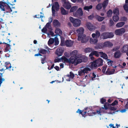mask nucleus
Masks as SVG:
<instances>
[{"label": "nucleus", "instance_id": "nucleus-34", "mask_svg": "<svg viewBox=\"0 0 128 128\" xmlns=\"http://www.w3.org/2000/svg\"><path fill=\"white\" fill-rule=\"evenodd\" d=\"M108 36H105L104 37L105 38H111L114 36V34L112 32H107Z\"/></svg>", "mask_w": 128, "mask_h": 128}, {"label": "nucleus", "instance_id": "nucleus-37", "mask_svg": "<svg viewBox=\"0 0 128 128\" xmlns=\"http://www.w3.org/2000/svg\"><path fill=\"white\" fill-rule=\"evenodd\" d=\"M93 50V49L90 48H85L84 50V52L85 53H88L92 52Z\"/></svg>", "mask_w": 128, "mask_h": 128}, {"label": "nucleus", "instance_id": "nucleus-10", "mask_svg": "<svg viewBox=\"0 0 128 128\" xmlns=\"http://www.w3.org/2000/svg\"><path fill=\"white\" fill-rule=\"evenodd\" d=\"M6 40L8 41V42H7L9 44L5 42L3 43L4 44H6V45L4 49V52H10L11 50L10 45V43L11 41L9 39H7Z\"/></svg>", "mask_w": 128, "mask_h": 128}, {"label": "nucleus", "instance_id": "nucleus-32", "mask_svg": "<svg viewBox=\"0 0 128 128\" xmlns=\"http://www.w3.org/2000/svg\"><path fill=\"white\" fill-rule=\"evenodd\" d=\"M125 22H121L118 23L116 24V26L118 28H120L122 26L125 24Z\"/></svg>", "mask_w": 128, "mask_h": 128}, {"label": "nucleus", "instance_id": "nucleus-30", "mask_svg": "<svg viewBox=\"0 0 128 128\" xmlns=\"http://www.w3.org/2000/svg\"><path fill=\"white\" fill-rule=\"evenodd\" d=\"M121 53L119 50H117L116 52L114 54V57L115 58H118L120 57Z\"/></svg>", "mask_w": 128, "mask_h": 128}, {"label": "nucleus", "instance_id": "nucleus-59", "mask_svg": "<svg viewBox=\"0 0 128 128\" xmlns=\"http://www.w3.org/2000/svg\"><path fill=\"white\" fill-rule=\"evenodd\" d=\"M106 66H104L103 67H102V72L104 73L105 74L106 72Z\"/></svg>", "mask_w": 128, "mask_h": 128}, {"label": "nucleus", "instance_id": "nucleus-51", "mask_svg": "<svg viewBox=\"0 0 128 128\" xmlns=\"http://www.w3.org/2000/svg\"><path fill=\"white\" fill-rule=\"evenodd\" d=\"M107 32H104L100 36V38L102 39H107V38H104V37L105 36H108V35L107 34Z\"/></svg>", "mask_w": 128, "mask_h": 128}, {"label": "nucleus", "instance_id": "nucleus-3", "mask_svg": "<svg viewBox=\"0 0 128 128\" xmlns=\"http://www.w3.org/2000/svg\"><path fill=\"white\" fill-rule=\"evenodd\" d=\"M84 31V29L82 27H80L76 30L78 34V40H81L82 43L86 42L88 39V38L86 37V35L83 34Z\"/></svg>", "mask_w": 128, "mask_h": 128}, {"label": "nucleus", "instance_id": "nucleus-15", "mask_svg": "<svg viewBox=\"0 0 128 128\" xmlns=\"http://www.w3.org/2000/svg\"><path fill=\"white\" fill-rule=\"evenodd\" d=\"M6 8V12H10L12 11V9H14V7H12L13 4H11L10 2L7 5H5Z\"/></svg>", "mask_w": 128, "mask_h": 128}, {"label": "nucleus", "instance_id": "nucleus-36", "mask_svg": "<svg viewBox=\"0 0 128 128\" xmlns=\"http://www.w3.org/2000/svg\"><path fill=\"white\" fill-rule=\"evenodd\" d=\"M92 6L91 5L88 6H85L84 7V9L85 10L89 12L90 10L92 9Z\"/></svg>", "mask_w": 128, "mask_h": 128}, {"label": "nucleus", "instance_id": "nucleus-61", "mask_svg": "<svg viewBox=\"0 0 128 128\" xmlns=\"http://www.w3.org/2000/svg\"><path fill=\"white\" fill-rule=\"evenodd\" d=\"M5 80L3 78H1L0 77V86L1 84Z\"/></svg>", "mask_w": 128, "mask_h": 128}, {"label": "nucleus", "instance_id": "nucleus-63", "mask_svg": "<svg viewBox=\"0 0 128 128\" xmlns=\"http://www.w3.org/2000/svg\"><path fill=\"white\" fill-rule=\"evenodd\" d=\"M119 48L120 47L119 46H116L112 50L114 51H115L118 50Z\"/></svg>", "mask_w": 128, "mask_h": 128}, {"label": "nucleus", "instance_id": "nucleus-2", "mask_svg": "<svg viewBox=\"0 0 128 128\" xmlns=\"http://www.w3.org/2000/svg\"><path fill=\"white\" fill-rule=\"evenodd\" d=\"M52 20V18L50 17L49 18V22L47 23L44 27L42 30V32L47 34L48 37L50 38V35L52 36L54 35V32L52 31V28L50 25V23Z\"/></svg>", "mask_w": 128, "mask_h": 128}, {"label": "nucleus", "instance_id": "nucleus-53", "mask_svg": "<svg viewBox=\"0 0 128 128\" xmlns=\"http://www.w3.org/2000/svg\"><path fill=\"white\" fill-rule=\"evenodd\" d=\"M44 16V14H43V15H40L39 14L37 15H36L35 16H34L35 17H36V18H42V21L43 22L44 20H42V18H43Z\"/></svg>", "mask_w": 128, "mask_h": 128}, {"label": "nucleus", "instance_id": "nucleus-7", "mask_svg": "<svg viewBox=\"0 0 128 128\" xmlns=\"http://www.w3.org/2000/svg\"><path fill=\"white\" fill-rule=\"evenodd\" d=\"M60 37L61 38L60 44L62 46H63L65 44L67 46H72L73 44V42L72 41L70 40H66L65 42L64 38L62 36H60Z\"/></svg>", "mask_w": 128, "mask_h": 128}, {"label": "nucleus", "instance_id": "nucleus-60", "mask_svg": "<svg viewBox=\"0 0 128 128\" xmlns=\"http://www.w3.org/2000/svg\"><path fill=\"white\" fill-rule=\"evenodd\" d=\"M114 24L113 21L112 20L110 19V26H112Z\"/></svg>", "mask_w": 128, "mask_h": 128}, {"label": "nucleus", "instance_id": "nucleus-45", "mask_svg": "<svg viewBox=\"0 0 128 128\" xmlns=\"http://www.w3.org/2000/svg\"><path fill=\"white\" fill-rule=\"evenodd\" d=\"M41 58V62L42 64H44L46 62V56H43Z\"/></svg>", "mask_w": 128, "mask_h": 128}, {"label": "nucleus", "instance_id": "nucleus-18", "mask_svg": "<svg viewBox=\"0 0 128 128\" xmlns=\"http://www.w3.org/2000/svg\"><path fill=\"white\" fill-rule=\"evenodd\" d=\"M64 49L62 47H59L58 48L56 52V53L58 56H61L62 55L64 52Z\"/></svg>", "mask_w": 128, "mask_h": 128}, {"label": "nucleus", "instance_id": "nucleus-33", "mask_svg": "<svg viewBox=\"0 0 128 128\" xmlns=\"http://www.w3.org/2000/svg\"><path fill=\"white\" fill-rule=\"evenodd\" d=\"M114 15H119V10L118 8H116L114 9L113 11Z\"/></svg>", "mask_w": 128, "mask_h": 128}, {"label": "nucleus", "instance_id": "nucleus-16", "mask_svg": "<svg viewBox=\"0 0 128 128\" xmlns=\"http://www.w3.org/2000/svg\"><path fill=\"white\" fill-rule=\"evenodd\" d=\"M99 109H98V110H96V112H93L92 111V107H89L88 108H84L85 110H86V112H84V114H85L87 112L88 114H94V115H96L97 116H98L100 118V116L98 114H96V112H97V111Z\"/></svg>", "mask_w": 128, "mask_h": 128}, {"label": "nucleus", "instance_id": "nucleus-26", "mask_svg": "<svg viewBox=\"0 0 128 128\" xmlns=\"http://www.w3.org/2000/svg\"><path fill=\"white\" fill-rule=\"evenodd\" d=\"M78 8V6H74L71 7L70 11V12H72L73 14L74 12H76Z\"/></svg>", "mask_w": 128, "mask_h": 128}, {"label": "nucleus", "instance_id": "nucleus-55", "mask_svg": "<svg viewBox=\"0 0 128 128\" xmlns=\"http://www.w3.org/2000/svg\"><path fill=\"white\" fill-rule=\"evenodd\" d=\"M124 10L128 12V4H126L124 6Z\"/></svg>", "mask_w": 128, "mask_h": 128}, {"label": "nucleus", "instance_id": "nucleus-40", "mask_svg": "<svg viewBox=\"0 0 128 128\" xmlns=\"http://www.w3.org/2000/svg\"><path fill=\"white\" fill-rule=\"evenodd\" d=\"M118 15H114L112 17V19L114 21V22H117L119 20Z\"/></svg>", "mask_w": 128, "mask_h": 128}, {"label": "nucleus", "instance_id": "nucleus-46", "mask_svg": "<svg viewBox=\"0 0 128 128\" xmlns=\"http://www.w3.org/2000/svg\"><path fill=\"white\" fill-rule=\"evenodd\" d=\"M54 39L52 38H50L49 39L48 42V44L49 46H50L51 44H52L54 42Z\"/></svg>", "mask_w": 128, "mask_h": 128}, {"label": "nucleus", "instance_id": "nucleus-20", "mask_svg": "<svg viewBox=\"0 0 128 128\" xmlns=\"http://www.w3.org/2000/svg\"><path fill=\"white\" fill-rule=\"evenodd\" d=\"M71 56H72L77 58L80 57V56H81V54H78V51L76 50H74L70 53Z\"/></svg>", "mask_w": 128, "mask_h": 128}, {"label": "nucleus", "instance_id": "nucleus-1", "mask_svg": "<svg viewBox=\"0 0 128 128\" xmlns=\"http://www.w3.org/2000/svg\"><path fill=\"white\" fill-rule=\"evenodd\" d=\"M118 103V102L116 100L114 101L111 104H109L108 102H106L104 104V107H102L97 110L96 114H98L100 117V120H103L104 121H106L107 118L104 117V116H102V114L103 113H107L106 110L109 108L110 110H116V108L112 106H115V105L117 104Z\"/></svg>", "mask_w": 128, "mask_h": 128}, {"label": "nucleus", "instance_id": "nucleus-13", "mask_svg": "<svg viewBox=\"0 0 128 128\" xmlns=\"http://www.w3.org/2000/svg\"><path fill=\"white\" fill-rule=\"evenodd\" d=\"M126 32V29L123 28L116 30L115 31V34L117 35L121 36Z\"/></svg>", "mask_w": 128, "mask_h": 128}, {"label": "nucleus", "instance_id": "nucleus-41", "mask_svg": "<svg viewBox=\"0 0 128 128\" xmlns=\"http://www.w3.org/2000/svg\"><path fill=\"white\" fill-rule=\"evenodd\" d=\"M60 10L62 14L66 15L68 14V12L66 11L63 8L61 7L60 8Z\"/></svg>", "mask_w": 128, "mask_h": 128}, {"label": "nucleus", "instance_id": "nucleus-52", "mask_svg": "<svg viewBox=\"0 0 128 128\" xmlns=\"http://www.w3.org/2000/svg\"><path fill=\"white\" fill-rule=\"evenodd\" d=\"M56 34H61L62 33V31L59 28H56L55 31Z\"/></svg>", "mask_w": 128, "mask_h": 128}, {"label": "nucleus", "instance_id": "nucleus-24", "mask_svg": "<svg viewBox=\"0 0 128 128\" xmlns=\"http://www.w3.org/2000/svg\"><path fill=\"white\" fill-rule=\"evenodd\" d=\"M121 52L122 53H125L128 51V45H125L123 46L120 49Z\"/></svg>", "mask_w": 128, "mask_h": 128}, {"label": "nucleus", "instance_id": "nucleus-39", "mask_svg": "<svg viewBox=\"0 0 128 128\" xmlns=\"http://www.w3.org/2000/svg\"><path fill=\"white\" fill-rule=\"evenodd\" d=\"M80 57L82 60V62H85L87 60V58L84 56L82 55L81 54V56H80Z\"/></svg>", "mask_w": 128, "mask_h": 128}, {"label": "nucleus", "instance_id": "nucleus-11", "mask_svg": "<svg viewBox=\"0 0 128 128\" xmlns=\"http://www.w3.org/2000/svg\"><path fill=\"white\" fill-rule=\"evenodd\" d=\"M63 2V6L67 10L70 9L71 7V4L66 0H62Z\"/></svg>", "mask_w": 128, "mask_h": 128}, {"label": "nucleus", "instance_id": "nucleus-22", "mask_svg": "<svg viewBox=\"0 0 128 128\" xmlns=\"http://www.w3.org/2000/svg\"><path fill=\"white\" fill-rule=\"evenodd\" d=\"M94 61L98 67L101 66L103 64V60L101 58H98Z\"/></svg>", "mask_w": 128, "mask_h": 128}, {"label": "nucleus", "instance_id": "nucleus-17", "mask_svg": "<svg viewBox=\"0 0 128 128\" xmlns=\"http://www.w3.org/2000/svg\"><path fill=\"white\" fill-rule=\"evenodd\" d=\"M68 59L65 56H62L60 58H56L54 60V62H66L68 61Z\"/></svg>", "mask_w": 128, "mask_h": 128}, {"label": "nucleus", "instance_id": "nucleus-9", "mask_svg": "<svg viewBox=\"0 0 128 128\" xmlns=\"http://www.w3.org/2000/svg\"><path fill=\"white\" fill-rule=\"evenodd\" d=\"M70 75L66 76L62 78V82H64V78L67 81H70L72 80L74 77V74L72 72H70Z\"/></svg>", "mask_w": 128, "mask_h": 128}, {"label": "nucleus", "instance_id": "nucleus-4", "mask_svg": "<svg viewBox=\"0 0 128 128\" xmlns=\"http://www.w3.org/2000/svg\"><path fill=\"white\" fill-rule=\"evenodd\" d=\"M69 20L74 27H78L80 26L81 20L78 18L70 17L69 18Z\"/></svg>", "mask_w": 128, "mask_h": 128}, {"label": "nucleus", "instance_id": "nucleus-62", "mask_svg": "<svg viewBox=\"0 0 128 128\" xmlns=\"http://www.w3.org/2000/svg\"><path fill=\"white\" fill-rule=\"evenodd\" d=\"M127 18L125 17H122L121 18V20L122 21H126Z\"/></svg>", "mask_w": 128, "mask_h": 128}, {"label": "nucleus", "instance_id": "nucleus-57", "mask_svg": "<svg viewBox=\"0 0 128 128\" xmlns=\"http://www.w3.org/2000/svg\"><path fill=\"white\" fill-rule=\"evenodd\" d=\"M108 60L107 64L109 66H112V64L113 63V62L110 60Z\"/></svg>", "mask_w": 128, "mask_h": 128}, {"label": "nucleus", "instance_id": "nucleus-8", "mask_svg": "<svg viewBox=\"0 0 128 128\" xmlns=\"http://www.w3.org/2000/svg\"><path fill=\"white\" fill-rule=\"evenodd\" d=\"M83 14V11L82 8H78L76 12L73 14V16L75 17H77L81 19V17L82 16Z\"/></svg>", "mask_w": 128, "mask_h": 128}, {"label": "nucleus", "instance_id": "nucleus-44", "mask_svg": "<svg viewBox=\"0 0 128 128\" xmlns=\"http://www.w3.org/2000/svg\"><path fill=\"white\" fill-rule=\"evenodd\" d=\"M96 18L99 21H102L104 18V17H101L98 16H96Z\"/></svg>", "mask_w": 128, "mask_h": 128}, {"label": "nucleus", "instance_id": "nucleus-58", "mask_svg": "<svg viewBox=\"0 0 128 128\" xmlns=\"http://www.w3.org/2000/svg\"><path fill=\"white\" fill-rule=\"evenodd\" d=\"M106 100L104 98H102L100 99V101L101 103L104 104L106 102Z\"/></svg>", "mask_w": 128, "mask_h": 128}, {"label": "nucleus", "instance_id": "nucleus-56", "mask_svg": "<svg viewBox=\"0 0 128 128\" xmlns=\"http://www.w3.org/2000/svg\"><path fill=\"white\" fill-rule=\"evenodd\" d=\"M83 112V111H82V110H80L79 109H78L76 112L80 114H82V115L83 116H84V114L83 113H82V112Z\"/></svg>", "mask_w": 128, "mask_h": 128}, {"label": "nucleus", "instance_id": "nucleus-12", "mask_svg": "<svg viewBox=\"0 0 128 128\" xmlns=\"http://www.w3.org/2000/svg\"><path fill=\"white\" fill-rule=\"evenodd\" d=\"M86 27L90 31L94 30L96 28V27L91 23L87 22L86 24Z\"/></svg>", "mask_w": 128, "mask_h": 128}, {"label": "nucleus", "instance_id": "nucleus-64", "mask_svg": "<svg viewBox=\"0 0 128 128\" xmlns=\"http://www.w3.org/2000/svg\"><path fill=\"white\" fill-rule=\"evenodd\" d=\"M94 15L93 14H92L91 15L88 16V18L90 20H92L94 17Z\"/></svg>", "mask_w": 128, "mask_h": 128}, {"label": "nucleus", "instance_id": "nucleus-25", "mask_svg": "<svg viewBox=\"0 0 128 128\" xmlns=\"http://www.w3.org/2000/svg\"><path fill=\"white\" fill-rule=\"evenodd\" d=\"M97 38L96 37L91 38H90V42L91 44H96L98 42Z\"/></svg>", "mask_w": 128, "mask_h": 128}, {"label": "nucleus", "instance_id": "nucleus-47", "mask_svg": "<svg viewBox=\"0 0 128 128\" xmlns=\"http://www.w3.org/2000/svg\"><path fill=\"white\" fill-rule=\"evenodd\" d=\"M102 4L101 3H99L96 6V8L98 10H100L102 6Z\"/></svg>", "mask_w": 128, "mask_h": 128}, {"label": "nucleus", "instance_id": "nucleus-6", "mask_svg": "<svg viewBox=\"0 0 128 128\" xmlns=\"http://www.w3.org/2000/svg\"><path fill=\"white\" fill-rule=\"evenodd\" d=\"M90 70V69L88 67H82L78 70V75L80 76H83L85 73L87 74Z\"/></svg>", "mask_w": 128, "mask_h": 128}, {"label": "nucleus", "instance_id": "nucleus-28", "mask_svg": "<svg viewBox=\"0 0 128 128\" xmlns=\"http://www.w3.org/2000/svg\"><path fill=\"white\" fill-rule=\"evenodd\" d=\"M100 35V33L99 32L98 30H96L95 33H93L92 34V37L94 38L96 37L97 38H99Z\"/></svg>", "mask_w": 128, "mask_h": 128}, {"label": "nucleus", "instance_id": "nucleus-27", "mask_svg": "<svg viewBox=\"0 0 128 128\" xmlns=\"http://www.w3.org/2000/svg\"><path fill=\"white\" fill-rule=\"evenodd\" d=\"M53 25L55 27H58L60 26V23L57 20H54L52 22Z\"/></svg>", "mask_w": 128, "mask_h": 128}, {"label": "nucleus", "instance_id": "nucleus-54", "mask_svg": "<svg viewBox=\"0 0 128 128\" xmlns=\"http://www.w3.org/2000/svg\"><path fill=\"white\" fill-rule=\"evenodd\" d=\"M54 41L55 42V45L56 46L57 45L59 44V41L58 40V39L57 38H56L54 39Z\"/></svg>", "mask_w": 128, "mask_h": 128}, {"label": "nucleus", "instance_id": "nucleus-29", "mask_svg": "<svg viewBox=\"0 0 128 128\" xmlns=\"http://www.w3.org/2000/svg\"><path fill=\"white\" fill-rule=\"evenodd\" d=\"M5 5V3L2 2H0V8L2 11H4V13H6V10L5 9L4 7Z\"/></svg>", "mask_w": 128, "mask_h": 128}, {"label": "nucleus", "instance_id": "nucleus-23", "mask_svg": "<svg viewBox=\"0 0 128 128\" xmlns=\"http://www.w3.org/2000/svg\"><path fill=\"white\" fill-rule=\"evenodd\" d=\"M78 58H76L71 56L69 60L68 59V61L66 62H69L72 64H74L75 65L76 60Z\"/></svg>", "mask_w": 128, "mask_h": 128}, {"label": "nucleus", "instance_id": "nucleus-21", "mask_svg": "<svg viewBox=\"0 0 128 128\" xmlns=\"http://www.w3.org/2000/svg\"><path fill=\"white\" fill-rule=\"evenodd\" d=\"M115 70L114 69L108 68L105 72V74L107 75L113 74H114Z\"/></svg>", "mask_w": 128, "mask_h": 128}, {"label": "nucleus", "instance_id": "nucleus-14", "mask_svg": "<svg viewBox=\"0 0 128 128\" xmlns=\"http://www.w3.org/2000/svg\"><path fill=\"white\" fill-rule=\"evenodd\" d=\"M99 52L96 51H94L91 52L89 55V57L90 59L92 60L94 59V57L93 56V55H95L96 57H98L99 56Z\"/></svg>", "mask_w": 128, "mask_h": 128}, {"label": "nucleus", "instance_id": "nucleus-35", "mask_svg": "<svg viewBox=\"0 0 128 128\" xmlns=\"http://www.w3.org/2000/svg\"><path fill=\"white\" fill-rule=\"evenodd\" d=\"M100 54L101 55V56L105 59H107L108 58L107 55L105 53L103 52H99Z\"/></svg>", "mask_w": 128, "mask_h": 128}, {"label": "nucleus", "instance_id": "nucleus-5", "mask_svg": "<svg viewBox=\"0 0 128 128\" xmlns=\"http://www.w3.org/2000/svg\"><path fill=\"white\" fill-rule=\"evenodd\" d=\"M52 15L54 16L56 15V12L59 9V5L57 2H55L53 3V0H52Z\"/></svg>", "mask_w": 128, "mask_h": 128}, {"label": "nucleus", "instance_id": "nucleus-19", "mask_svg": "<svg viewBox=\"0 0 128 128\" xmlns=\"http://www.w3.org/2000/svg\"><path fill=\"white\" fill-rule=\"evenodd\" d=\"M87 67L88 68L89 67L90 68L91 70L95 69L98 67L94 61L90 63Z\"/></svg>", "mask_w": 128, "mask_h": 128}, {"label": "nucleus", "instance_id": "nucleus-50", "mask_svg": "<svg viewBox=\"0 0 128 128\" xmlns=\"http://www.w3.org/2000/svg\"><path fill=\"white\" fill-rule=\"evenodd\" d=\"M92 80H94V78L98 77V74L96 72H94L92 73Z\"/></svg>", "mask_w": 128, "mask_h": 128}, {"label": "nucleus", "instance_id": "nucleus-42", "mask_svg": "<svg viewBox=\"0 0 128 128\" xmlns=\"http://www.w3.org/2000/svg\"><path fill=\"white\" fill-rule=\"evenodd\" d=\"M104 46V44L102 45V44H100L97 45L94 47V48L96 49L97 50L98 49H102Z\"/></svg>", "mask_w": 128, "mask_h": 128}, {"label": "nucleus", "instance_id": "nucleus-38", "mask_svg": "<svg viewBox=\"0 0 128 128\" xmlns=\"http://www.w3.org/2000/svg\"><path fill=\"white\" fill-rule=\"evenodd\" d=\"M47 51L43 48H40L39 50V52L40 53L42 54H46Z\"/></svg>", "mask_w": 128, "mask_h": 128}, {"label": "nucleus", "instance_id": "nucleus-49", "mask_svg": "<svg viewBox=\"0 0 128 128\" xmlns=\"http://www.w3.org/2000/svg\"><path fill=\"white\" fill-rule=\"evenodd\" d=\"M112 10H109L107 12V16L108 17H110L112 16Z\"/></svg>", "mask_w": 128, "mask_h": 128}, {"label": "nucleus", "instance_id": "nucleus-48", "mask_svg": "<svg viewBox=\"0 0 128 128\" xmlns=\"http://www.w3.org/2000/svg\"><path fill=\"white\" fill-rule=\"evenodd\" d=\"M82 62V59L80 57L78 58H77L76 60L75 65H76L77 64Z\"/></svg>", "mask_w": 128, "mask_h": 128}, {"label": "nucleus", "instance_id": "nucleus-31", "mask_svg": "<svg viewBox=\"0 0 128 128\" xmlns=\"http://www.w3.org/2000/svg\"><path fill=\"white\" fill-rule=\"evenodd\" d=\"M104 47H106L108 46H110L113 45L110 42H106L104 44Z\"/></svg>", "mask_w": 128, "mask_h": 128}, {"label": "nucleus", "instance_id": "nucleus-43", "mask_svg": "<svg viewBox=\"0 0 128 128\" xmlns=\"http://www.w3.org/2000/svg\"><path fill=\"white\" fill-rule=\"evenodd\" d=\"M108 0H106L104 1L102 4L103 7L104 9L105 8L108 3Z\"/></svg>", "mask_w": 128, "mask_h": 128}]
</instances>
